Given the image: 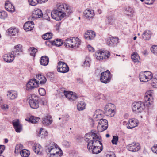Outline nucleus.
I'll list each match as a JSON object with an SVG mask.
<instances>
[{"label":"nucleus","mask_w":157,"mask_h":157,"mask_svg":"<svg viewBox=\"0 0 157 157\" xmlns=\"http://www.w3.org/2000/svg\"><path fill=\"white\" fill-rule=\"evenodd\" d=\"M48 151L50 153V157H60L63 155L61 149L55 143L51 142L48 146Z\"/></svg>","instance_id":"nucleus-1"},{"label":"nucleus","mask_w":157,"mask_h":157,"mask_svg":"<svg viewBox=\"0 0 157 157\" xmlns=\"http://www.w3.org/2000/svg\"><path fill=\"white\" fill-rule=\"evenodd\" d=\"M81 40L77 37H71L67 38L64 42V45L69 48H77L81 44Z\"/></svg>","instance_id":"nucleus-2"},{"label":"nucleus","mask_w":157,"mask_h":157,"mask_svg":"<svg viewBox=\"0 0 157 157\" xmlns=\"http://www.w3.org/2000/svg\"><path fill=\"white\" fill-rule=\"evenodd\" d=\"M26 100L32 108L35 109L39 107L40 98L38 95L34 94H30L27 96Z\"/></svg>","instance_id":"nucleus-3"},{"label":"nucleus","mask_w":157,"mask_h":157,"mask_svg":"<svg viewBox=\"0 0 157 157\" xmlns=\"http://www.w3.org/2000/svg\"><path fill=\"white\" fill-rule=\"evenodd\" d=\"M66 12H63L62 9L57 6V8L54 9L51 12L52 17L57 21H60L66 16Z\"/></svg>","instance_id":"nucleus-4"},{"label":"nucleus","mask_w":157,"mask_h":157,"mask_svg":"<svg viewBox=\"0 0 157 157\" xmlns=\"http://www.w3.org/2000/svg\"><path fill=\"white\" fill-rule=\"evenodd\" d=\"M87 148L90 150H91L93 153L97 154L100 153L102 150V144L101 142L97 143L88 142Z\"/></svg>","instance_id":"nucleus-5"},{"label":"nucleus","mask_w":157,"mask_h":157,"mask_svg":"<svg viewBox=\"0 0 157 157\" xmlns=\"http://www.w3.org/2000/svg\"><path fill=\"white\" fill-rule=\"evenodd\" d=\"M110 52L107 50H99L95 52L96 58L99 60H106L110 57Z\"/></svg>","instance_id":"nucleus-6"},{"label":"nucleus","mask_w":157,"mask_h":157,"mask_svg":"<svg viewBox=\"0 0 157 157\" xmlns=\"http://www.w3.org/2000/svg\"><path fill=\"white\" fill-rule=\"evenodd\" d=\"M104 113L106 116L112 117H113L116 113V107L112 103H109L104 107Z\"/></svg>","instance_id":"nucleus-7"},{"label":"nucleus","mask_w":157,"mask_h":157,"mask_svg":"<svg viewBox=\"0 0 157 157\" xmlns=\"http://www.w3.org/2000/svg\"><path fill=\"white\" fill-rule=\"evenodd\" d=\"M87 138L86 139H91L92 138L93 140H91L89 142L97 143L98 142H100L101 138L99 134L95 131H93L86 135Z\"/></svg>","instance_id":"nucleus-8"},{"label":"nucleus","mask_w":157,"mask_h":157,"mask_svg":"<svg viewBox=\"0 0 157 157\" xmlns=\"http://www.w3.org/2000/svg\"><path fill=\"white\" fill-rule=\"evenodd\" d=\"M153 77V74L150 71H146L141 73L139 75V78L141 82H146L150 81Z\"/></svg>","instance_id":"nucleus-9"},{"label":"nucleus","mask_w":157,"mask_h":157,"mask_svg":"<svg viewBox=\"0 0 157 157\" xmlns=\"http://www.w3.org/2000/svg\"><path fill=\"white\" fill-rule=\"evenodd\" d=\"M145 108L144 104L141 101L135 102L132 105V108L133 111L138 113L142 112Z\"/></svg>","instance_id":"nucleus-10"},{"label":"nucleus","mask_w":157,"mask_h":157,"mask_svg":"<svg viewBox=\"0 0 157 157\" xmlns=\"http://www.w3.org/2000/svg\"><path fill=\"white\" fill-rule=\"evenodd\" d=\"M39 83L36 79H31L28 82L26 85V89L28 90H31L39 87Z\"/></svg>","instance_id":"nucleus-11"},{"label":"nucleus","mask_w":157,"mask_h":157,"mask_svg":"<svg viewBox=\"0 0 157 157\" xmlns=\"http://www.w3.org/2000/svg\"><path fill=\"white\" fill-rule=\"evenodd\" d=\"M111 78L112 76L110 72L107 70L101 73L100 80L102 82L106 83L110 81Z\"/></svg>","instance_id":"nucleus-12"},{"label":"nucleus","mask_w":157,"mask_h":157,"mask_svg":"<svg viewBox=\"0 0 157 157\" xmlns=\"http://www.w3.org/2000/svg\"><path fill=\"white\" fill-rule=\"evenodd\" d=\"M57 69L59 72L65 73L68 71L69 69L66 63L62 61H59L58 63Z\"/></svg>","instance_id":"nucleus-13"},{"label":"nucleus","mask_w":157,"mask_h":157,"mask_svg":"<svg viewBox=\"0 0 157 157\" xmlns=\"http://www.w3.org/2000/svg\"><path fill=\"white\" fill-rule=\"evenodd\" d=\"M108 122L106 119H100L98 125V131L99 132H101L106 130L108 127Z\"/></svg>","instance_id":"nucleus-14"},{"label":"nucleus","mask_w":157,"mask_h":157,"mask_svg":"<svg viewBox=\"0 0 157 157\" xmlns=\"http://www.w3.org/2000/svg\"><path fill=\"white\" fill-rule=\"evenodd\" d=\"M140 144L136 142H133L127 146V149L130 151L135 152L138 151L140 149Z\"/></svg>","instance_id":"nucleus-15"},{"label":"nucleus","mask_w":157,"mask_h":157,"mask_svg":"<svg viewBox=\"0 0 157 157\" xmlns=\"http://www.w3.org/2000/svg\"><path fill=\"white\" fill-rule=\"evenodd\" d=\"M153 94L152 90H148L145 93L144 100L146 103H147L146 105L148 104L151 105L153 102V98L152 97Z\"/></svg>","instance_id":"nucleus-16"},{"label":"nucleus","mask_w":157,"mask_h":157,"mask_svg":"<svg viewBox=\"0 0 157 157\" xmlns=\"http://www.w3.org/2000/svg\"><path fill=\"white\" fill-rule=\"evenodd\" d=\"M63 93L66 97L70 101H75L78 98L76 94L73 92L64 90Z\"/></svg>","instance_id":"nucleus-17"},{"label":"nucleus","mask_w":157,"mask_h":157,"mask_svg":"<svg viewBox=\"0 0 157 157\" xmlns=\"http://www.w3.org/2000/svg\"><path fill=\"white\" fill-rule=\"evenodd\" d=\"M42 15L41 10L40 9L36 8L32 11L30 17L32 20H34L42 17Z\"/></svg>","instance_id":"nucleus-18"},{"label":"nucleus","mask_w":157,"mask_h":157,"mask_svg":"<svg viewBox=\"0 0 157 157\" xmlns=\"http://www.w3.org/2000/svg\"><path fill=\"white\" fill-rule=\"evenodd\" d=\"M95 13L94 10L88 8L86 9L83 13V16L86 19H90L93 18Z\"/></svg>","instance_id":"nucleus-19"},{"label":"nucleus","mask_w":157,"mask_h":157,"mask_svg":"<svg viewBox=\"0 0 157 157\" xmlns=\"http://www.w3.org/2000/svg\"><path fill=\"white\" fill-rule=\"evenodd\" d=\"M12 124L17 132H19L22 130V125L18 119H16L13 120Z\"/></svg>","instance_id":"nucleus-20"},{"label":"nucleus","mask_w":157,"mask_h":157,"mask_svg":"<svg viewBox=\"0 0 157 157\" xmlns=\"http://www.w3.org/2000/svg\"><path fill=\"white\" fill-rule=\"evenodd\" d=\"M128 128L132 129L137 126L139 124L138 120L135 118H131L128 120Z\"/></svg>","instance_id":"nucleus-21"},{"label":"nucleus","mask_w":157,"mask_h":157,"mask_svg":"<svg viewBox=\"0 0 157 157\" xmlns=\"http://www.w3.org/2000/svg\"><path fill=\"white\" fill-rule=\"evenodd\" d=\"M96 36L95 33L92 30H88L84 34L85 38L87 39L92 40L94 39Z\"/></svg>","instance_id":"nucleus-22"},{"label":"nucleus","mask_w":157,"mask_h":157,"mask_svg":"<svg viewBox=\"0 0 157 157\" xmlns=\"http://www.w3.org/2000/svg\"><path fill=\"white\" fill-rule=\"evenodd\" d=\"M15 56L11 53L5 54L3 56L4 60L7 62H11L14 59Z\"/></svg>","instance_id":"nucleus-23"},{"label":"nucleus","mask_w":157,"mask_h":157,"mask_svg":"<svg viewBox=\"0 0 157 157\" xmlns=\"http://www.w3.org/2000/svg\"><path fill=\"white\" fill-rule=\"evenodd\" d=\"M119 42V39L116 37H110L107 39L106 44L109 46H113Z\"/></svg>","instance_id":"nucleus-24"},{"label":"nucleus","mask_w":157,"mask_h":157,"mask_svg":"<svg viewBox=\"0 0 157 157\" xmlns=\"http://www.w3.org/2000/svg\"><path fill=\"white\" fill-rule=\"evenodd\" d=\"M56 6L62 9L63 12L67 10H68L70 13L71 12V7L67 4L65 3H58L56 4Z\"/></svg>","instance_id":"nucleus-25"},{"label":"nucleus","mask_w":157,"mask_h":157,"mask_svg":"<svg viewBox=\"0 0 157 157\" xmlns=\"http://www.w3.org/2000/svg\"><path fill=\"white\" fill-rule=\"evenodd\" d=\"M34 23L32 21H28L26 22L24 25V29L25 31H28L33 29L34 27Z\"/></svg>","instance_id":"nucleus-26"},{"label":"nucleus","mask_w":157,"mask_h":157,"mask_svg":"<svg viewBox=\"0 0 157 157\" xmlns=\"http://www.w3.org/2000/svg\"><path fill=\"white\" fill-rule=\"evenodd\" d=\"M5 8L6 10L10 12L15 11V8L13 5L9 1H6L5 4Z\"/></svg>","instance_id":"nucleus-27"},{"label":"nucleus","mask_w":157,"mask_h":157,"mask_svg":"<svg viewBox=\"0 0 157 157\" xmlns=\"http://www.w3.org/2000/svg\"><path fill=\"white\" fill-rule=\"evenodd\" d=\"M131 58L132 60L135 63H140V57L136 52H134L131 54Z\"/></svg>","instance_id":"nucleus-28"},{"label":"nucleus","mask_w":157,"mask_h":157,"mask_svg":"<svg viewBox=\"0 0 157 157\" xmlns=\"http://www.w3.org/2000/svg\"><path fill=\"white\" fill-rule=\"evenodd\" d=\"M33 149L35 152L37 154H41L42 148L41 146L38 144H34L33 146Z\"/></svg>","instance_id":"nucleus-29"},{"label":"nucleus","mask_w":157,"mask_h":157,"mask_svg":"<svg viewBox=\"0 0 157 157\" xmlns=\"http://www.w3.org/2000/svg\"><path fill=\"white\" fill-rule=\"evenodd\" d=\"M37 136L42 138H45L48 136V132L45 129L41 128L37 131Z\"/></svg>","instance_id":"nucleus-30"},{"label":"nucleus","mask_w":157,"mask_h":157,"mask_svg":"<svg viewBox=\"0 0 157 157\" xmlns=\"http://www.w3.org/2000/svg\"><path fill=\"white\" fill-rule=\"evenodd\" d=\"M52 118L50 115H47L43 119L42 123L45 125H48L52 122Z\"/></svg>","instance_id":"nucleus-31"},{"label":"nucleus","mask_w":157,"mask_h":157,"mask_svg":"<svg viewBox=\"0 0 157 157\" xmlns=\"http://www.w3.org/2000/svg\"><path fill=\"white\" fill-rule=\"evenodd\" d=\"M49 59L48 57L46 56H42L40 59V64L43 66H46L48 63Z\"/></svg>","instance_id":"nucleus-32"},{"label":"nucleus","mask_w":157,"mask_h":157,"mask_svg":"<svg viewBox=\"0 0 157 157\" xmlns=\"http://www.w3.org/2000/svg\"><path fill=\"white\" fill-rule=\"evenodd\" d=\"M36 78L38 80L39 83L41 84H44L45 83L46 81V79L45 77L41 74H38L36 76Z\"/></svg>","instance_id":"nucleus-33"},{"label":"nucleus","mask_w":157,"mask_h":157,"mask_svg":"<svg viewBox=\"0 0 157 157\" xmlns=\"http://www.w3.org/2000/svg\"><path fill=\"white\" fill-rule=\"evenodd\" d=\"M8 31L9 35L14 36L17 34L18 33V30L16 28L12 27L8 29Z\"/></svg>","instance_id":"nucleus-34"},{"label":"nucleus","mask_w":157,"mask_h":157,"mask_svg":"<svg viewBox=\"0 0 157 157\" xmlns=\"http://www.w3.org/2000/svg\"><path fill=\"white\" fill-rule=\"evenodd\" d=\"M152 35L151 32L149 30H147L145 31L142 35L143 38L145 40H148L151 37Z\"/></svg>","instance_id":"nucleus-35"},{"label":"nucleus","mask_w":157,"mask_h":157,"mask_svg":"<svg viewBox=\"0 0 157 157\" xmlns=\"http://www.w3.org/2000/svg\"><path fill=\"white\" fill-rule=\"evenodd\" d=\"M39 118L33 116H30L29 117H28L25 119L26 121L34 124L37 123L38 121H39Z\"/></svg>","instance_id":"nucleus-36"},{"label":"nucleus","mask_w":157,"mask_h":157,"mask_svg":"<svg viewBox=\"0 0 157 157\" xmlns=\"http://www.w3.org/2000/svg\"><path fill=\"white\" fill-rule=\"evenodd\" d=\"M7 96L11 99H15L17 96L16 92L14 91H9L8 92Z\"/></svg>","instance_id":"nucleus-37"},{"label":"nucleus","mask_w":157,"mask_h":157,"mask_svg":"<svg viewBox=\"0 0 157 157\" xmlns=\"http://www.w3.org/2000/svg\"><path fill=\"white\" fill-rule=\"evenodd\" d=\"M28 51L31 56L35 57L38 50L35 47H30L28 49Z\"/></svg>","instance_id":"nucleus-38"},{"label":"nucleus","mask_w":157,"mask_h":157,"mask_svg":"<svg viewBox=\"0 0 157 157\" xmlns=\"http://www.w3.org/2000/svg\"><path fill=\"white\" fill-rule=\"evenodd\" d=\"M86 104L83 101L78 102L77 105V109L79 111L85 109Z\"/></svg>","instance_id":"nucleus-39"},{"label":"nucleus","mask_w":157,"mask_h":157,"mask_svg":"<svg viewBox=\"0 0 157 157\" xmlns=\"http://www.w3.org/2000/svg\"><path fill=\"white\" fill-rule=\"evenodd\" d=\"M53 36L52 33L48 32L42 36V38L44 40H48L51 39Z\"/></svg>","instance_id":"nucleus-40"},{"label":"nucleus","mask_w":157,"mask_h":157,"mask_svg":"<svg viewBox=\"0 0 157 157\" xmlns=\"http://www.w3.org/2000/svg\"><path fill=\"white\" fill-rule=\"evenodd\" d=\"M63 43V40L60 39H56L53 41V45L60 46L62 45Z\"/></svg>","instance_id":"nucleus-41"},{"label":"nucleus","mask_w":157,"mask_h":157,"mask_svg":"<svg viewBox=\"0 0 157 157\" xmlns=\"http://www.w3.org/2000/svg\"><path fill=\"white\" fill-rule=\"evenodd\" d=\"M23 51V48L21 45L18 44L14 46L13 51L14 52H22Z\"/></svg>","instance_id":"nucleus-42"},{"label":"nucleus","mask_w":157,"mask_h":157,"mask_svg":"<svg viewBox=\"0 0 157 157\" xmlns=\"http://www.w3.org/2000/svg\"><path fill=\"white\" fill-rule=\"evenodd\" d=\"M21 156L23 157H28L30 154V152L29 151L26 149H23L20 152Z\"/></svg>","instance_id":"nucleus-43"},{"label":"nucleus","mask_w":157,"mask_h":157,"mask_svg":"<svg viewBox=\"0 0 157 157\" xmlns=\"http://www.w3.org/2000/svg\"><path fill=\"white\" fill-rule=\"evenodd\" d=\"M151 84L153 87L157 88V74L152 78Z\"/></svg>","instance_id":"nucleus-44"},{"label":"nucleus","mask_w":157,"mask_h":157,"mask_svg":"<svg viewBox=\"0 0 157 157\" xmlns=\"http://www.w3.org/2000/svg\"><path fill=\"white\" fill-rule=\"evenodd\" d=\"M90 59L89 57H86V59L84 62L83 66L84 67H88L90 66Z\"/></svg>","instance_id":"nucleus-45"},{"label":"nucleus","mask_w":157,"mask_h":157,"mask_svg":"<svg viewBox=\"0 0 157 157\" xmlns=\"http://www.w3.org/2000/svg\"><path fill=\"white\" fill-rule=\"evenodd\" d=\"M29 4L31 6H35L40 3L38 0H28Z\"/></svg>","instance_id":"nucleus-46"},{"label":"nucleus","mask_w":157,"mask_h":157,"mask_svg":"<svg viewBox=\"0 0 157 157\" xmlns=\"http://www.w3.org/2000/svg\"><path fill=\"white\" fill-rule=\"evenodd\" d=\"M38 91L39 94L42 96L45 95L46 94L45 90L42 88H40L39 89Z\"/></svg>","instance_id":"nucleus-47"},{"label":"nucleus","mask_w":157,"mask_h":157,"mask_svg":"<svg viewBox=\"0 0 157 157\" xmlns=\"http://www.w3.org/2000/svg\"><path fill=\"white\" fill-rule=\"evenodd\" d=\"M151 51L154 54L157 55V45H153L151 48Z\"/></svg>","instance_id":"nucleus-48"},{"label":"nucleus","mask_w":157,"mask_h":157,"mask_svg":"<svg viewBox=\"0 0 157 157\" xmlns=\"http://www.w3.org/2000/svg\"><path fill=\"white\" fill-rule=\"evenodd\" d=\"M118 140V137L117 136H113L112 140V143L114 144H117V142Z\"/></svg>","instance_id":"nucleus-49"},{"label":"nucleus","mask_w":157,"mask_h":157,"mask_svg":"<svg viewBox=\"0 0 157 157\" xmlns=\"http://www.w3.org/2000/svg\"><path fill=\"white\" fill-rule=\"evenodd\" d=\"M7 16L6 13L4 11L0 12V18L1 19H4Z\"/></svg>","instance_id":"nucleus-50"},{"label":"nucleus","mask_w":157,"mask_h":157,"mask_svg":"<svg viewBox=\"0 0 157 157\" xmlns=\"http://www.w3.org/2000/svg\"><path fill=\"white\" fill-rule=\"evenodd\" d=\"M142 2H144L145 4L148 5L152 4L154 1L155 0H140Z\"/></svg>","instance_id":"nucleus-51"},{"label":"nucleus","mask_w":157,"mask_h":157,"mask_svg":"<svg viewBox=\"0 0 157 157\" xmlns=\"http://www.w3.org/2000/svg\"><path fill=\"white\" fill-rule=\"evenodd\" d=\"M126 13H128V14L129 13H132L133 12L132 9L130 7L128 6L125 9Z\"/></svg>","instance_id":"nucleus-52"},{"label":"nucleus","mask_w":157,"mask_h":157,"mask_svg":"<svg viewBox=\"0 0 157 157\" xmlns=\"http://www.w3.org/2000/svg\"><path fill=\"white\" fill-rule=\"evenodd\" d=\"M23 147L22 145L21 144H17L15 147V151H19L20 150L23 148Z\"/></svg>","instance_id":"nucleus-53"},{"label":"nucleus","mask_w":157,"mask_h":157,"mask_svg":"<svg viewBox=\"0 0 157 157\" xmlns=\"http://www.w3.org/2000/svg\"><path fill=\"white\" fill-rule=\"evenodd\" d=\"M96 97L97 99H100L101 98L104 99L105 98L104 95L101 94H97Z\"/></svg>","instance_id":"nucleus-54"},{"label":"nucleus","mask_w":157,"mask_h":157,"mask_svg":"<svg viewBox=\"0 0 157 157\" xmlns=\"http://www.w3.org/2000/svg\"><path fill=\"white\" fill-rule=\"evenodd\" d=\"M1 108L3 110H6L8 109V106L7 105L3 104L1 105Z\"/></svg>","instance_id":"nucleus-55"},{"label":"nucleus","mask_w":157,"mask_h":157,"mask_svg":"<svg viewBox=\"0 0 157 157\" xmlns=\"http://www.w3.org/2000/svg\"><path fill=\"white\" fill-rule=\"evenodd\" d=\"M87 48L89 52H93L94 51V48L91 46L88 45L87 46Z\"/></svg>","instance_id":"nucleus-56"},{"label":"nucleus","mask_w":157,"mask_h":157,"mask_svg":"<svg viewBox=\"0 0 157 157\" xmlns=\"http://www.w3.org/2000/svg\"><path fill=\"white\" fill-rule=\"evenodd\" d=\"M152 150L153 152L157 154V144L152 147Z\"/></svg>","instance_id":"nucleus-57"},{"label":"nucleus","mask_w":157,"mask_h":157,"mask_svg":"<svg viewBox=\"0 0 157 157\" xmlns=\"http://www.w3.org/2000/svg\"><path fill=\"white\" fill-rule=\"evenodd\" d=\"M60 25V24L59 23L56 24L55 26V28L56 30L58 31L59 30Z\"/></svg>","instance_id":"nucleus-58"},{"label":"nucleus","mask_w":157,"mask_h":157,"mask_svg":"<svg viewBox=\"0 0 157 157\" xmlns=\"http://www.w3.org/2000/svg\"><path fill=\"white\" fill-rule=\"evenodd\" d=\"M53 41H47L45 43L46 45L50 46L53 45Z\"/></svg>","instance_id":"nucleus-59"},{"label":"nucleus","mask_w":157,"mask_h":157,"mask_svg":"<svg viewBox=\"0 0 157 157\" xmlns=\"http://www.w3.org/2000/svg\"><path fill=\"white\" fill-rule=\"evenodd\" d=\"M107 157H115L113 153L108 154Z\"/></svg>","instance_id":"nucleus-60"},{"label":"nucleus","mask_w":157,"mask_h":157,"mask_svg":"<svg viewBox=\"0 0 157 157\" xmlns=\"http://www.w3.org/2000/svg\"><path fill=\"white\" fill-rule=\"evenodd\" d=\"M48 0H38L40 3H42L46 2Z\"/></svg>","instance_id":"nucleus-61"},{"label":"nucleus","mask_w":157,"mask_h":157,"mask_svg":"<svg viewBox=\"0 0 157 157\" xmlns=\"http://www.w3.org/2000/svg\"><path fill=\"white\" fill-rule=\"evenodd\" d=\"M4 147L3 146H0V154L2 153V152L3 151Z\"/></svg>","instance_id":"nucleus-62"},{"label":"nucleus","mask_w":157,"mask_h":157,"mask_svg":"<svg viewBox=\"0 0 157 157\" xmlns=\"http://www.w3.org/2000/svg\"><path fill=\"white\" fill-rule=\"evenodd\" d=\"M97 12L99 14H100L102 13V11L101 10L98 9L97 10Z\"/></svg>","instance_id":"nucleus-63"},{"label":"nucleus","mask_w":157,"mask_h":157,"mask_svg":"<svg viewBox=\"0 0 157 157\" xmlns=\"http://www.w3.org/2000/svg\"><path fill=\"white\" fill-rule=\"evenodd\" d=\"M8 140L7 139H5L4 140L5 143H6L8 142Z\"/></svg>","instance_id":"nucleus-64"}]
</instances>
